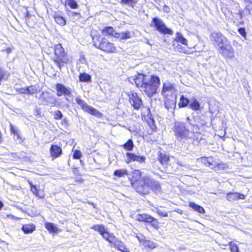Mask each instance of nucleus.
I'll use <instances>...</instances> for the list:
<instances>
[{
    "label": "nucleus",
    "instance_id": "obj_39",
    "mask_svg": "<svg viewBox=\"0 0 252 252\" xmlns=\"http://www.w3.org/2000/svg\"><path fill=\"white\" fill-rule=\"evenodd\" d=\"M137 1L138 0H121V2L123 4H127L131 7H133Z\"/></svg>",
    "mask_w": 252,
    "mask_h": 252
},
{
    "label": "nucleus",
    "instance_id": "obj_14",
    "mask_svg": "<svg viewBox=\"0 0 252 252\" xmlns=\"http://www.w3.org/2000/svg\"><path fill=\"white\" fill-rule=\"evenodd\" d=\"M126 158L125 161L127 163H129L131 161H136L139 163H144L146 160L145 157L138 156L133 153H126Z\"/></svg>",
    "mask_w": 252,
    "mask_h": 252
},
{
    "label": "nucleus",
    "instance_id": "obj_50",
    "mask_svg": "<svg viewBox=\"0 0 252 252\" xmlns=\"http://www.w3.org/2000/svg\"><path fill=\"white\" fill-rule=\"evenodd\" d=\"M239 33L244 38L246 37V32L245 28H240L238 29Z\"/></svg>",
    "mask_w": 252,
    "mask_h": 252
},
{
    "label": "nucleus",
    "instance_id": "obj_38",
    "mask_svg": "<svg viewBox=\"0 0 252 252\" xmlns=\"http://www.w3.org/2000/svg\"><path fill=\"white\" fill-rule=\"evenodd\" d=\"M148 223H151V225L156 229H158L159 228V222L156 219L152 216L151 219Z\"/></svg>",
    "mask_w": 252,
    "mask_h": 252
},
{
    "label": "nucleus",
    "instance_id": "obj_51",
    "mask_svg": "<svg viewBox=\"0 0 252 252\" xmlns=\"http://www.w3.org/2000/svg\"><path fill=\"white\" fill-rule=\"evenodd\" d=\"M136 237L138 239L139 241L140 242V243L142 245L143 243V241L146 239L145 237L142 234L137 235Z\"/></svg>",
    "mask_w": 252,
    "mask_h": 252
},
{
    "label": "nucleus",
    "instance_id": "obj_9",
    "mask_svg": "<svg viewBox=\"0 0 252 252\" xmlns=\"http://www.w3.org/2000/svg\"><path fill=\"white\" fill-rule=\"evenodd\" d=\"M128 100L131 106L135 109H139L143 105L141 98L138 96L136 93L130 92L127 93Z\"/></svg>",
    "mask_w": 252,
    "mask_h": 252
},
{
    "label": "nucleus",
    "instance_id": "obj_25",
    "mask_svg": "<svg viewBox=\"0 0 252 252\" xmlns=\"http://www.w3.org/2000/svg\"><path fill=\"white\" fill-rule=\"evenodd\" d=\"M53 18L56 23L61 26H64L66 24V20L64 18L58 13H55Z\"/></svg>",
    "mask_w": 252,
    "mask_h": 252
},
{
    "label": "nucleus",
    "instance_id": "obj_59",
    "mask_svg": "<svg viewBox=\"0 0 252 252\" xmlns=\"http://www.w3.org/2000/svg\"><path fill=\"white\" fill-rule=\"evenodd\" d=\"M5 51L7 53H9L11 51V49L10 48H7Z\"/></svg>",
    "mask_w": 252,
    "mask_h": 252
},
{
    "label": "nucleus",
    "instance_id": "obj_43",
    "mask_svg": "<svg viewBox=\"0 0 252 252\" xmlns=\"http://www.w3.org/2000/svg\"><path fill=\"white\" fill-rule=\"evenodd\" d=\"M154 211L161 217H166L168 216V214L167 212L162 211L159 210L158 208H155Z\"/></svg>",
    "mask_w": 252,
    "mask_h": 252
},
{
    "label": "nucleus",
    "instance_id": "obj_27",
    "mask_svg": "<svg viewBox=\"0 0 252 252\" xmlns=\"http://www.w3.org/2000/svg\"><path fill=\"white\" fill-rule=\"evenodd\" d=\"M151 219V216L148 214H138L136 216V220L139 221L145 222L148 223V222Z\"/></svg>",
    "mask_w": 252,
    "mask_h": 252
},
{
    "label": "nucleus",
    "instance_id": "obj_31",
    "mask_svg": "<svg viewBox=\"0 0 252 252\" xmlns=\"http://www.w3.org/2000/svg\"><path fill=\"white\" fill-rule=\"evenodd\" d=\"M131 37V34L130 32H125L121 33H118L116 35V38L121 39H127Z\"/></svg>",
    "mask_w": 252,
    "mask_h": 252
},
{
    "label": "nucleus",
    "instance_id": "obj_62",
    "mask_svg": "<svg viewBox=\"0 0 252 252\" xmlns=\"http://www.w3.org/2000/svg\"><path fill=\"white\" fill-rule=\"evenodd\" d=\"M177 164H178V165H180V166H183V164H182V163L179 162V161H177Z\"/></svg>",
    "mask_w": 252,
    "mask_h": 252
},
{
    "label": "nucleus",
    "instance_id": "obj_10",
    "mask_svg": "<svg viewBox=\"0 0 252 252\" xmlns=\"http://www.w3.org/2000/svg\"><path fill=\"white\" fill-rule=\"evenodd\" d=\"M153 23L156 28L157 30L164 34H172L173 31L167 28L163 22L158 18L153 19Z\"/></svg>",
    "mask_w": 252,
    "mask_h": 252
},
{
    "label": "nucleus",
    "instance_id": "obj_22",
    "mask_svg": "<svg viewBox=\"0 0 252 252\" xmlns=\"http://www.w3.org/2000/svg\"><path fill=\"white\" fill-rule=\"evenodd\" d=\"M236 9L234 11H231V15L233 18L236 20L239 21L243 18V11L240 9L239 4H235Z\"/></svg>",
    "mask_w": 252,
    "mask_h": 252
},
{
    "label": "nucleus",
    "instance_id": "obj_36",
    "mask_svg": "<svg viewBox=\"0 0 252 252\" xmlns=\"http://www.w3.org/2000/svg\"><path fill=\"white\" fill-rule=\"evenodd\" d=\"M128 174L127 171L126 169H121L116 170L114 171V175L118 177H123Z\"/></svg>",
    "mask_w": 252,
    "mask_h": 252
},
{
    "label": "nucleus",
    "instance_id": "obj_34",
    "mask_svg": "<svg viewBox=\"0 0 252 252\" xmlns=\"http://www.w3.org/2000/svg\"><path fill=\"white\" fill-rule=\"evenodd\" d=\"M122 147L126 150L131 151L134 147V144L131 139H129Z\"/></svg>",
    "mask_w": 252,
    "mask_h": 252
},
{
    "label": "nucleus",
    "instance_id": "obj_58",
    "mask_svg": "<svg viewBox=\"0 0 252 252\" xmlns=\"http://www.w3.org/2000/svg\"><path fill=\"white\" fill-rule=\"evenodd\" d=\"M3 141V138L2 137V134L1 132H0V144Z\"/></svg>",
    "mask_w": 252,
    "mask_h": 252
},
{
    "label": "nucleus",
    "instance_id": "obj_35",
    "mask_svg": "<svg viewBox=\"0 0 252 252\" xmlns=\"http://www.w3.org/2000/svg\"><path fill=\"white\" fill-rule=\"evenodd\" d=\"M79 78L80 81L83 82H88L91 80V76L85 73H81Z\"/></svg>",
    "mask_w": 252,
    "mask_h": 252
},
{
    "label": "nucleus",
    "instance_id": "obj_30",
    "mask_svg": "<svg viewBox=\"0 0 252 252\" xmlns=\"http://www.w3.org/2000/svg\"><path fill=\"white\" fill-rule=\"evenodd\" d=\"M22 229L25 233H31L35 230V226L33 224H25L23 226Z\"/></svg>",
    "mask_w": 252,
    "mask_h": 252
},
{
    "label": "nucleus",
    "instance_id": "obj_64",
    "mask_svg": "<svg viewBox=\"0 0 252 252\" xmlns=\"http://www.w3.org/2000/svg\"><path fill=\"white\" fill-rule=\"evenodd\" d=\"M239 24L241 25V24H243V22L242 21H239L238 22Z\"/></svg>",
    "mask_w": 252,
    "mask_h": 252
},
{
    "label": "nucleus",
    "instance_id": "obj_60",
    "mask_svg": "<svg viewBox=\"0 0 252 252\" xmlns=\"http://www.w3.org/2000/svg\"><path fill=\"white\" fill-rule=\"evenodd\" d=\"M3 203L0 201V210L1 209V208L3 207Z\"/></svg>",
    "mask_w": 252,
    "mask_h": 252
},
{
    "label": "nucleus",
    "instance_id": "obj_55",
    "mask_svg": "<svg viewBox=\"0 0 252 252\" xmlns=\"http://www.w3.org/2000/svg\"><path fill=\"white\" fill-rule=\"evenodd\" d=\"M151 128L153 131H155L156 129V126L154 124H152L151 126Z\"/></svg>",
    "mask_w": 252,
    "mask_h": 252
},
{
    "label": "nucleus",
    "instance_id": "obj_41",
    "mask_svg": "<svg viewBox=\"0 0 252 252\" xmlns=\"http://www.w3.org/2000/svg\"><path fill=\"white\" fill-rule=\"evenodd\" d=\"M31 190L36 196H38L41 198L43 197V196H40L38 194L39 190L36 186L32 185V188H31Z\"/></svg>",
    "mask_w": 252,
    "mask_h": 252
},
{
    "label": "nucleus",
    "instance_id": "obj_20",
    "mask_svg": "<svg viewBox=\"0 0 252 252\" xmlns=\"http://www.w3.org/2000/svg\"><path fill=\"white\" fill-rule=\"evenodd\" d=\"M214 164L211 167V168L215 171H221L226 170L228 168L227 164L224 162L218 163L214 160Z\"/></svg>",
    "mask_w": 252,
    "mask_h": 252
},
{
    "label": "nucleus",
    "instance_id": "obj_42",
    "mask_svg": "<svg viewBox=\"0 0 252 252\" xmlns=\"http://www.w3.org/2000/svg\"><path fill=\"white\" fill-rule=\"evenodd\" d=\"M27 88L28 94H33L35 93L37 91L36 87L34 86H31Z\"/></svg>",
    "mask_w": 252,
    "mask_h": 252
},
{
    "label": "nucleus",
    "instance_id": "obj_26",
    "mask_svg": "<svg viewBox=\"0 0 252 252\" xmlns=\"http://www.w3.org/2000/svg\"><path fill=\"white\" fill-rule=\"evenodd\" d=\"M176 37L175 40L177 42H180L184 45H188V41L185 38L180 32H177L176 34Z\"/></svg>",
    "mask_w": 252,
    "mask_h": 252
},
{
    "label": "nucleus",
    "instance_id": "obj_45",
    "mask_svg": "<svg viewBox=\"0 0 252 252\" xmlns=\"http://www.w3.org/2000/svg\"><path fill=\"white\" fill-rule=\"evenodd\" d=\"M63 117V115L60 110L55 111L54 113V118L56 120H61Z\"/></svg>",
    "mask_w": 252,
    "mask_h": 252
},
{
    "label": "nucleus",
    "instance_id": "obj_63",
    "mask_svg": "<svg viewBox=\"0 0 252 252\" xmlns=\"http://www.w3.org/2000/svg\"><path fill=\"white\" fill-rule=\"evenodd\" d=\"M29 184H30V185L31 188H32V185H33V184H32V183L31 182H30V181H29Z\"/></svg>",
    "mask_w": 252,
    "mask_h": 252
},
{
    "label": "nucleus",
    "instance_id": "obj_21",
    "mask_svg": "<svg viewBox=\"0 0 252 252\" xmlns=\"http://www.w3.org/2000/svg\"><path fill=\"white\" fill-rule=\"evenodd\" d=\"M51 156L53 158H57L62 154V149L57 145H52L50 150Z\"/></svg>",
    "mask_w": 252,
    "mask_h": 252
},
{
    "label": "nucleus",
    "instance_id": "obj_15",
    "mask_svg": "<svg viewBox=\"0 0 252 252\" xmlns=\"http://www.w3.org/2000/svg\"><path fill=\"white\" fill-rule=\"evenodd\" d=\"M171 159L167 156L164 153H160L158 157V160L160 162V163L163 166H165L166 169L165 170L166 172H167L168 173L169 172H173L175 171L174 169H170L169 168V167L170 165H168V162H171Z\"/></svg>",
    "mask_w": 252,
    "mask_h": 252
},
{
    "label": "nucleus",
    "instance_id": "obj_23",
    "mask_svg": "<svg viewBox=\"0 0 252 252\" xmlns=\"http://www.w3.org/2000/svg\"><path fill=\"white\" fill-rule=\"evenodd\" d=\"M198 161L202 163L206 166L210 167V168L211 167H212V166L214 164V160L212 157H201L198 159Z\"/></svg>",
    "mask_w": 252,
    "mask_h": 252
},
{
    "label": "nucleus",
    "instance_id": "obj_54",
    "mask_svg": "<svg viewBox=\"0 0 252 252\" xmlns=\"http://www.w3.org/2000/svg\"><path fill=\"white\" fill-rule=\"evenodd\" d=\"M133 174L136 176H138L139 177H140L141 175V172L139 170H136L133 172Z\"/></svg>",
    "mask_w": 252,
    "mask_h": 252
},
{
    "label": "nucleus",
    "instance_id": "obj_12",
    "mask_svg": "<svg viewBox=\"0 0 252 252\" xmlns=\"http://www.w3.org/2000/svg\"><path fill=\"white\" fill-rule=\"evenodd\" d=\"M98 48L107 53H113L116 51L114 44L107 39L103 38L98 45Z\"/></svg>",
    "mask_w": 252,
    "mask_h": 252
},
{
    "label": "nucleus",
    "instance_id": "obj_11",
    "mask_svg": "<svg viewBox=\"0 0 252 252\" xmlns=\"http://www.w3.org/2000/svg\"><path fill=\"white\" fill-rule=\"evenodd\" d=\"M75 101L86 112L95 116H97L100 115V113L99 112L87 104V103L79 97H77L75 98Z\"/></svg>",
    "mask_w": 252,
    "mask_h": 252
},
{
    "label": "nucleus",
    "instance_id": "obj_5",
    "mask_svg": "<svg viewBox=\"0 0 252 252\" xmlns=\"http://www.w3.org/2000/svg\"><path fill=\"white\" fill-rule=\"evenodd\" d=\"M220 53L226 59H233L235 57V52L230 42L228 40L218 48Z\"/></svg>",
    "mask_w": 252,
    "mask_h": 252
},
{
    "label": "nucleus",
    "instance_id": "obj_2",
    "mask_svg": "<svg viewBox=\"0 0 252 252\" xmlns=\"http://www.w3.org/2000/svg\"><path fill=\"white\" fill-rule=\"evenodd\" d=\"M133 186L136 191L141 194H148L150 189L156 192H159L161 190L159 182L147 177L138 180L133 183Z\"/></svg>",
    "mask_w": 252,
    "mask_h": 252
},
{
    "label": "nucleus",
    "instance_id": "obj_8",
    "mask_svg": "<svg viewBox=\"0 0 252 252\" xmlns=\"http://www.w3.org/2000/svg\"><path fill=\"white\" fill-rule=\"evenodd\" d=\"M210 40L214 45L217 46L219 48L228 40L221 33L213 32L210 35Z\"/></svg>",
    "mask_w": 252,
    "mask_h": 252
},
{
    "label": "nucleus",
    "instance_id": "obj_29",
    "mask_svg": "<svg viewBox=\"0 0 252 252\" xmlns=\"http://www.w3.org/2000/svg\"><path fill=\"white\" fill-rule=\"evenodd\" d=\"M189 206L199 213L203 214L205 213V210L202 207L196 204L194 202H189Z\"/></svg>",
    "mask_w": 252,
    "mask_h": 252
},
{
    "label": "nucleus",
    "instance_id": "obj_52",
    "mask_svg": "<svg viewBox=\"0 0 252 252\" xmlns=\"http://www.w3.org/2000/svg\"><path fill=\"white\" fill-rule=\"evenodd\" d=\"M18 92L20 94H28L27 88H21L18 90Z\"/></svg>",
    "mask_w": 252,
    "mask_h": 252
},
{
    "label": "nucleus",
    "instance_id": "obj_32",
    "mask_svg": "<svg viewBox=\"0 0 252 252\" xmlns=\"http://www.w3.org/2000/svg\"><path fill=\"white\" fill-rule=\"evenodd\" d=\"M103 32L105 33L107 35H111L116 38L117 32L111 27L105 28L103 30Z\"/></svg>",
    "mask_w": 252,
    "mask_h": 252
},
{
    "label": "nucleus",
    "instance_id": "obj_37",
    "mask_svg": "<svg viewBox=\"0 0 252 252\" xmlns=\"http://www.w3.org/2000/svg\"><path fill=\"white\" fill-rule=\"evenodd\" d=\"M189 100L185 97L184 95H182L180 97V102L179 103V106L180 107H184L189 104Z\"/></svg>",
    "mask_w": 252,
    "mask_h": 252
},
{
    "label": "nucleus",
    "instance_id": "obj_53",
    "mask_svg": "<svg viewBox=\"0 0 252 252\" xmlns=\"http://www.w3.org/2000/svg\"><path fill=\"white\" fill-rule=\"evenodd\" d=\"M10 129L11 133L14 135H15L17 132V130L14 127V126L10 124Z\"/></svg>",
    "mask_w": 252,
    "mask_h": 252
},
{
    "label": "nucleus",
    "instance_id": "obj_24",
    "mask_svg": "<svg viewBox=\"0 0 252 252\" xmlns=\"http://www.w3.org/2000/svg\"><path fill=\"white\" fill-rule=\"evenodd\" d=\"M45 227L50 233H57L61 230L54 223L51 222H46Z\"/></svg>",
    "mask_w": 252,
    "mask_h": 252
},
{
    "label": "nucleus",
    "instance_id": "obj_33",
    "mask_svg": "<svg viewBox=\"0 0 252 252\" xmlns=\"http://www.w3.org/2000/svg\"><path fill=\"white\" fill-rule=\"evenodd\" d=\"M189 106L190 109L194 111L198 110L200 109V104L195 98L192 99L189 104Z\"/></svg>",
    "mask_w": 252,
    "mask_h": 252
},
{
    "label": "nucleus",
    "instance_id": "obj_17",
    "mask_svg": "<svg viewBox=\"0 0 252 252\" xmlns=\"http://www.w3.org/2000/svg\"><path fill=\"white\" fill-rule=\"evenodd\" d=\"M165 107L168 111L173 112L176 108L177 97L165 98Z\"/></svg>",
    "mask_w": 252,
    "mask_h": 252
},
{
    "label": "nucleus",
    "instance_id": "obj_56",
    "mask_svg": "<svg viewBox=\"0 0 252 252\" xmlns=\"http://www.w3.org/2000/svg\"><path fill=\"white\" fill-rule=\"evenodd\" d=\"M169 9V8L167 6L165 5L164 6L163 9H164V11H165L166 12H167V13L169 12V10H168Z\"/></svg>",
    "mask_w": 252,
    "mask_h": 252
},
{
    "label": "nucleus",
    "instance_id": "obj_7",
    "mask_svg": "<svg viewBox=\"0 0 252 252\" xmlns=\"http://www.w3.org/2000/svg\"><path fill=\"white\" fill-rule=\"evenodd\" d=\"M91 228L98 232L103 238L108 241L111 244L113 243L116 238L113 234L109 233L103 225H94Z\"/></svg>",
    "mask_w": 252,
    "mask_h": 252
},
{
    "label": "nucleus",
    "instance_id": "obj_4",
    "mask_svg": "<svg viewBox=\"0 0 252 252\" xmlns=\"http://www.w3.org/2000/svg\"><path fill=\"white\" fill-rule=\"evenodd\" d=\"M54 52L56 58L55 59L54 61L58 66L61 69V67L64 65V63H66L68 62V59L65 57L64 49L60 44L55 45Z\"/></svg>",
    "mask_w": 252,
    "mask_h": 252
},
{
    "label": "nucleus",
    "instance_id": "obj_1",
    "mask_svg": "<svg viewBox=\"0 0 252 252\" xmlns=\"http://www.w3.org/2000/svg\"><path fill=\"white\" fill-rule=\"evenodd\" d=\"M128 81L131 84L134 83L138 88H140L148 97H151L156 93L160 85L159 78L156 76L137 74L131 76Z\"/></svg>",
    "mask_w": 252,
    "mask_h": 252
},
{
    "label": "nucleus",
    "instance_id": "obj_16",
    "mask_svg": "<svg viewBox=\"0 0 252 252\" xmlns=\"http://www.w3.org/2000/svg\"><path fill=\"white\" fill-rule=\"evenodd\" d=\"M40 98L42 99V102L45 104H51L52 106H56V100L55 98L51 96L48 93L42 92Z\"/></svg>",
    "mask_w": 252,
    "mask_h": 252
},
{
    "label": "nucleus",
    "instance_id": "obj_47",
    "mask_svg": "<svg viewBox=\"0 0 252 252\" xmlns=\"http://www.w3.org/2000/svg\"><path fill=\"white\" fill-rule=\"evenodd\" d=\"M248 4L246 5V8L248 10L249 13L252 10V0H245Z\"/></svg>",
    "mask_w": 252,
    "mask_h": 252
},
{
    "label": "nucleus",
    "instance_id": "obj_61",
    "mask_svg": "<svg viewBox=\"0 0 252 252\" xmlns=\"http://www.w3.org/2000/svg\"><path fill=\"white\" fill-rule=\"evenodd\" d=\"M14 135L16 136V137H17V139H19V138H20V136H19V135L18 134V133H16L15 135Z\"/></svg>",
    "mask_w": 252,
    "mask_h": 252
},
{
    "label": "nucleus",
    "instance_id": "obj_48",
    "mask_svg": "<svg viewBox=\"0 0 252 252\" xmlns=\"http://www.w3.org/2000/svg\"><path fill=\"white\" fill-rule=\"evenodd\" d=\"M81 153L78 150H75L74 152L73 157L75 159H79L81 157Z\"/></svg>",
    "mask_w": 252,
    "mask_h": 252
},
{
    "label": "nucleus",
    "instance_id": "obj_18",
    "mask_svg": "<svg viewBox=\"0 0 252 252\" xmlns=\"http://www.w3.org/2000/svg\"><path fill=\"white\" fill-rule=\"evenodd\" d=\"M111 246L118 249L122 252H130L126 247L124 243L117 238H116L113 243L111 244Z\"/></svg>",
    "mask_w": 252,
    "mask_h": 252
},
{
    "label": "nucleus",
    "instance_id": "obj_6",
    "mask_svg": "<svg viewBox=\"0 0 252 252\" xmlns=\"http://www.w3.org/2000/svg\"><path fill=\"white\" fill-rule=\"evenodd\" d=\"M161 94L164 98L177 97V91L173 84L166 81L163 84Z\"/></svg>",
    "mask_w": 252,
    "mask_h": 252
},
{
    "label": "nucleus",
    "instance_id": "obj_13",
    "mask_svg": "<svg viewBox=\"0 0 252 252\" xmlns=\"http://www.w3.org/2000/svg\"><path fill=\"white\" fill-rule=\"evenodd\" d=\"M57 90V95L58 96H61L63 95L65 96L66 100H68L67 96H69L71 95V90L70 88L66 87L64 85L58 83L56 85Z\"/></svg>",
    "mask_w": 252,
    "mask_h": 252
},
{
    "label": "nucleus",
    "instance_id": "obj_44",
    "mask_svg": "<svg viewBox=\"0 0 252 252\" xmlns=\"http://www.w3.org/2000/svg\"><path fill=\"white\" fill-rule=\"evenodd\" d=\"M229 245L231 252H240L238 247L234 243L230 242Z\"/></svg>",
    "mask_w": 252,
    "mask_h": 252
},
{
    "label": "nucleus",
    "instance_id": "obj_46",
    "mask_svg": "<svg viewBox=\"0 0 252 252\" xmlns=\"http://www.w3.org/2000/svg\"><path fill=\"white\" fill-rule=\"evenodd\" d=\"M177 49L178 51H179L181 53H183L186 54H189V51L188 49H185L184 47H182L181 45H178L177 47Z\"/></svg>",
    "mask_w": 252,
    "mask_h": 252
},
{
    "label": "nucleus",
    "instance_id": "obj_19",
    "mask_svg": "<svg viewBox=\"0 0 252 252\" xmlns=\"http://www.w3.org/2000/svg\"><path fill=\"white\" fill-rule=\"evenodd\" d=\"M226 198L229 201H233L239 199H244L245 196L242 193L229 192V193H227Z\"/></svg>",
    "mask_w": 252,
    "mask_h": 252
},
{
    "label": "nucleus",
    "instance_id": "obj_40",
    "mask_svg": "<svg viewBox=\"0 0 252 252\" xmlns=\"http://www.w3.org/2000/svg\"><path fill=\"white\" fill-rule=\"evenodd\" d=\"M66 4L72 9H76L78 7V4L74 0H67Z\"/></svg>",
    "mask_w": 252,
    "mask_h": 252
},
{
    "label": "nucleus",
    "instance_id": "obj_3",
    "mask_svg": "<svg viewBox=\"0 0 252 252\" xmlns=\"http://www.w3.org/2000/svg\"><path fill=\"white\" fill-rule=\"evenodd\" d=\"M173 130L177 140L180 141L190 139L194 135V128L192 129L193 131H189L184 123L180 122L175 123Z\"/></svg>",
    "mask_w": 252,
    "mask_h": 252
},
{
    "label": "nucleus",
    "instance_id": "obj_49",
    "mask_svg": "<svg viewBox=\"0 0 252 252\" xmlns=\"http://www.w3.org/2000/svg\"><path fill=\"white\" fill-rule=\"evenodd\" d=\"M69 15L71 17H74L76 19H79L80 17V15L79 13L70 11L69 12Z\"/></svg>",
    "mask_w": 252,
    "mask_h": 252
},
{
    "label": "nucleus",
    "instance_id": "obj_57",
    "mask_svg": "<svg viewBox=\"0 0 252 252\" xmlns=\"http://www.w3.org/2000/svg\"><path fill=\"white\" fill-rule=\"evenodd\" d=\"M81 61L82 63H86V60L85 58L84 57H82V58L81 59Z\"/></svg>",
    "mask_w": 252,
    "mask_h": 252
},
{
    "label": "nucleus",
    "instance_id": "obj_28",
    "mask_svg": "<svg viewBox=\"0 0 252 252\" xmlns=\"http://www.w3.org/2000/svg\"><path fill=\"white\" fill-rule=\"evenodd\" d=\"M142 245L145 248H148L151 249H155L158 247V244L157 243L147 239H145V240L143 241Z\"/></svg>",
    "mask_w": 252,
    "mask_h": 252
}]
</instances>
